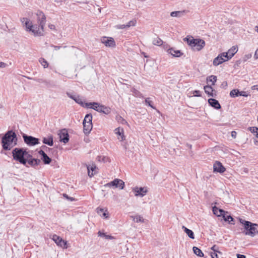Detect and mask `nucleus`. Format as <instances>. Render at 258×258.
<instances>
[{
	"label": "nucleus",
	"instance_id": "nucleus-1",
	"mask_svg": "<svg viewBox=\"0 0 258 258\" xmlns=\"http://www.w3.org/2000/svg\"><path fill=\"white\" fill-rule=\"evenodd\" d=\"M37 24L33 25L32 22L27 18L21 19V22L26 27V30L32 32L34 36L43 35L44 28L46 23V17L44 14L40 11L36 13Z\"/></svg>",
	"mask_w": 258,
	"mask_h": 258
},
{
	"label": "nucleus",
	"instance_id": "nucleus-2",
	"mask_svg": "<svg viewBox=\"0 0 258 258\" xmlns=\"http://www.w3.org/2000/svg\"><path fill=\"white\" fill-rule=\"evenodd\" d=\"M14 160L17 161H40V159L34 158L32 155L23 148H15L12 151Z\"/></svg>",
	"mask_w": 258,
	"mask_h": 258
},
{
	"label": "nucleus",
	"instance_id": "nucleus-3",
	"mask_svg": "<svg viewBox=\"0 0 258 258\" xmlns=\"http://www.w3.org/2000/svg\"><path fill=\"white\" fill-rule=\"evenodd\" d=\"M194 50L200 51L205 46V42L201 39H195L191 36H187L183 39Z\"/></svg>",
	"mask_w": 258,
	"mask_h": 258
},
{
	"label": "nucleus",
	"instance_id": "nucleus-4",
	"mask_svg": "<svg viewBox=\"0 0 258 258\" xmlns=\"http://www.w3.org/2000/svg\"><path fill=\"white\" fill-rule=\"evenodd\" d=\"M17 140V136L12 131H8L2 138L3 149L7 150H10L12 147V144L14 140Z\"/></svg>",
	"mask_w": 258,
	"mask_h": 258
},
{
	"label": "nucleus",
	"instance_id": "nucleus-5",
	"mask_svg": "<svg viewBox=\"0 0 258 258\" xmlns=\"http://www.w3.org/2000/svg\"><path fill=\"white\" fill-rule=\"evenodd\" d=\"M241 223L244 226V228L246 230L245 233V235H248L252 237L254 236L258 233V225L252 223L249 221L243 220H240Z\"/></svg>",
	"mask_w": 258,
	"mask_h": 258
},
{
	"label": "nucleus",
	"instance_id": "nucleus-6",
	"mask_svg": "<svg viewBox=\"0 0 258 258\" xmlns=\"http://www.w3.org/2000/svg\"><path fill=\"white\" fill-rule=\"evenodd\" d=\"M85 106L92 108L97 112L108 114L110 112V108L103 105H101L97 102H93L85 103Z\"/></svg>",
	"mask_w": 258,
	"mask_h": 258
},
{
	"label": "nucleus",
	"instance_id": "nucleus-7",
	"mask_svg": "<svg viewBox=\"0 0 258 258\" xmlns=\"http://www.w3.org/2000/svg\"><path fill=\"white\" fill-rule=\"evenodd\" d=\"M24 142L29 146H33L39 144V140L38 138L26 134L23 135Z\"/></svg>",
	"mask_w": 258,
	"mask_h": 258
},
{
	"label": "nucleus",
	"instance_id": "nucleus-8",
	"mask_svg": "<svg viewBox=\"0 0 258 258\" xmlns=\"http://www.w3.org/2000/svg\"><path fill=\"white\" fill-rule=\"evenodd\" d=\"M105 186L107 187L115 186L122 189L124 188V182L121 179L116 178L113 181L106 183Z\"/></svg>",
	"mask_w": 258,
	"mask_h": 258
},
{
	"label": "nucleus",
	"instance_id": "nucleus-9",
	"mask_svg": "<svg viewBox=\"0 0 258 258\" xmlns=\"http://www.w3.org/2000/svg\"><path fill=\"white\" fill-rule=\"evenodd\" d=\"M133 191L135 192L136 197H143L148 192V189L147 187L136 186L133 189Z\"/></svg>",
	"mask_w": 258,
	"mask_h": 258
},
{
	"label": "nucleus",
	"instance_id": "nucleus-10",
	"mask_svg": "<svg viewBox=\"0 0 258 258\" xmlns=\"http://www.w3.org/2000/svg\"><path fill=\"white\" fill-rule=\"evenodd\" d=\"M226 56H227V53H221L219 54L216 58H215L213 60V65L215 66H217L223 62L227 61L226 60Z\"/></svg>",
	"mask_w": 258,
	"mask_h": 258
},
{
	"label": "nucleus",
	"instance_id": "nucleus-11",
	"mask_svg": "<svg viewBox=\"0 0 258 258\" xmlns=\"http://www.w3.org/2000/svg\"><path fill=\"white\" fill-rule=\"evenodd\" d=\"M39 162H16L15 166L17 168L20 167L24 170L25 167H32L36 168L39 165Z\"/></svg>",
	"mask_w": 258,
	"mask_h": 258
},
{
	"label": "nucleus",
	"instance_id": "nucleus-12",
	"mask_svg": "<svg viewBox=\"0 0 258 258\" xmlns=\"http://www.w3.org/2000/svg\"><path fill=\"white\" fill-rule=\"evenodd\" d=\"M101 42L107 47H114L115 46V42L112 37H102Z\"/></svg>",
	"mask_w": 258,
	"mask_h": 258
},
{
	"label": "nucleus",
	"instance_id": "nucleus-13",
	"mask_svg": "<svg viewBox=\"0 0 258 258\" xmlns=\"http://www.w3.org/2000/svg\"><path fill=\"white\" fill-rule=\"evenodd\" d=\"M60 141L64 143H67L69 140V135L68 131L66 128L62 129L58 134Z\"/></svg>",
	"mask_w": 258,
	"mask_h": 258
},
{
	"label": "nucleus",
	"instance_id": "nucleus-14",
	"mask_svg": "<svg viewBox=\"0 0 258 258\" xmlns=\"http://www.w3.org/2000/svg\"><path fill=\"white\" fill-rule=\"evenodd\" d=\"M52 239L55 242V243L58 245L63 248H67V241L63 240L60 237L53 235L52 237Z\"/></svg>",
	"mask_w": 258,
	"mask_h": 258
},
{
	"label": "nucleus",
	"instance_id": "nucleus-15",
	"mask_svg": "<svg viewBox=\"0 0 258 258\" xmlns=\"http://www.w3.org/2000/svg\"><path fill=\"white\" fill-rule=\"evenodd\" d=\"M88 170V174L90 177H92L98 172V169L95 164L86 165Z\"/></svg>",
	"mask_w": 258,
	"mask_h": 258
},
{
	"label": "nucleus",
	"instance_id": "nucleus-16",
	"mask_svg": "<svg viewBox=\"0 0 258 258\" xmlns=\"http://www.w3.org/2000/svg\"><path fill=\"white\" fill-rule=\"evenodd\" d=\"M225 170V168L221 164V162H215L213 165V170L214 172L222 173Z\"/></svg>",
	"mask_w": 258,
	"mask_h": 258
},
{
	"label": "nucleus",
	"instance_id": "nucleus-17",
	"mask_svg": "<svg viewBox=\"0 0 258 258\" xmlns=\"http://www.w3.org/2000/svg\"><path fill=\"white\" fill-rule=\"evenodd\" d=\"M67 95L69 97L73 99L78 104L83 106H85V104H84L83 102L82 101V99H81L79 96L77 95L73 94L69 92L67 93Z\"/></svg>",
	"mask_w": 258,
	"mask_h": 258
},
{
	"label": "nucleus",
	"instance_id": "nucleus-18",
	"mask_svg": "<svg viewBox=\"0 0 258 258\" xmlns=\"http://www.w3.org/2000/svg\"><path fill=\"white\" fill-rule=\"evenodd\" d=\"M237 52V48L235 46H232L228 50L227 52H223V53H227V56H226V60H229Z\"/></svg>",
	"mask_w": 258,
	"mask_h": 258
},
{
	"label": "nucleus",
	"instance_id": "nucleus-19",
	"mask_svg": "<svg viewBox=\"0 0 258 258\" xmlns=\"http://www.w3.org/2000/svg\"><path fill=\"white\" fill-rule=\"evenodd\" d=\"M204 89L205 93L209 96L214 97L216 95V94L213 93L215 91V90L213 88L212 86L210 85V84L204 86Z\"/></svg>",
	"mask_w": 258,
	"mask_h": 258
},
{
	"label": "nucleus",
	"instance_id": "nucleus-20",
	"mask_svg": "<svg viewBox=\"0 0 258 258\" xmlns=\"http://www.w3.org/2000/svg\"><path fill=\"white\" fill-rule=\"evenodd\" d=\"M208 103L209 104L216 109L221 108V105L218 101L213 98H210L208 99Z\"/></svg>",
	"mask_w": 258,
	"mask_h": 258
},
{
	"label": "nucleus",
	"instance_id": "nucleus-21",
	"mask_svg": "<svg viewBox=\"0 0 258 258\" xmlns=\"http://www.w3.org/2000/svg\"><path fill=\"white\" fill-rule=\"evenodd\" d=\"M38 154L42 161H51V159L42 150H40Z\"/></svg>",
	"mask_w": 258,
	"mask_h": 258
},
{
	"label": "nucleus",
	"instance_id": "nucleus-22",
	"mask_svg": "<svg viewBox=\"0 0 258 258\" xmlns=\"http://www.w3.org/2000/svg\"><path fill=\"white\" fill-rule=\"evenodd\" d=\"M167 51L174 57H179L182 54L180 50H174L173 48L168 49Z\"/></svg>",
	"mask_w": 258,
	"mask_h": 258
},
{
	"label": "nucleus",
	"instance_id": "nucleus-23",
	"mask_svg": "<svg viewBox=\"0 0 258 258\" xmlns=\"http://www.w3.org/2000/svg\"><path fill=\"white\" fill-rule=\"evenodd\" d=\"M83 131L85 134H89L92 128V123L88 122H83Z\"/></svg>",
	"mask_w": 258,
	"mask_h": 258
},
{
	"label": "nucleus",
	"instance_id": "nucleus-24",
	"mask_svg": "<svg viewBox=\"0 0 258 258\" xmlns=\"http://www.w3.org/2000/svg\"><path fill=\"white\" fill-rule=\"evenodd\" d=\"M115 133L118 135L119 137H118V139L120 141L124 140V136L123 135V130L122 128L118 127L114 130Z\"/></svg>",
	"mask_w": 258,
	"mask_h": 258
},
{
	"label": "nucleus",
	"instance_id": "nucleus-25",
	"mask_svg": "<svg viewBox=\"0 0 258 258\" xmlns=\"http://www.w3.org/2000/svg\"><path fill=\"white\" fill-rule=\"evenodd\" d=\"M217 77L214 75H211L207 78V83L210 85L214 86L217 81Z\"/></svg>",
	"mask_w": 258,
	"mask_h": 258
},
{
	"label": "nucleus",
	"instance_id": "nucleus-26",
	"mask_svg": "<svg viewBox=\"0 0 258 258\" xmlns=\"http://www.w3.org/2000/svg\"><path fill=\"white\" fill-rule=\"evenodd\" d=\"M213 212L215 215L218 217L222 216V215L224 214V213H225V211L222 209H220L216 206L213 207Z\"/></svg>",
	"mask_w": 258,
	"mask_h": 258
},
{
	"label": "nucleus",
	"instance_id": "nucleus-27",
	"mask_svg": "<svg viewBox=\"0 0 258 258\" xmlns=\"http://www.w3.org/2000/svg\"><path fill=\"white\" fill-rule=\"evenodd\" d=\"M130 217L132 219V220L135 222H137V223H139V222L144 223V219L143 218V217L141 216V215H136L135 216L132 215L130 216Z\"/></svg>",
	"mask_w": 258,
	"mask_h": 258
},
{
	"label": "nucleus",
	"instance_id": "nucleus-28",
	"mask_svg": "<svg viewBox=\"0 0 258 258\" xmlns=\"http://www.w3.org/2000/svg\"><path fill=\"white\" fill-rule=\"evenodd\" d=\"M182 229H183L185 233L188 235V236L191 239H194V234L192 230L187 228L184 226H182Z\"/></svg>",
	"mask_w": 258,
	"mask_h": 258
},
{
	"label": "nucleus",
	"instance_id": "nucleus-29",
	"mask_svg": "<svg viewBox=\"0 0 258 258\" xmlns=\"http://www.w3.org/2000/svg\"><path fill=\"white\" fill-rule=\"evenodd\" d=\"M43 143L52 146L53 144V138L51 136L48 138H44L43 139Z\"/></svg>",
	"mask_w": 258,
	"mask_h": 258
},
{
	"label": "nucleus",
	"instance_id": "nucleus-30",
	"mask_svg": "<svg viewBox=\"0 0 258 258\" xmlns=\"http://www.w3.org/2000/svg\"><path fill=\"white\" fill-rule=\"evenodd\" d=\"M192 249H193V251H194V253L195 254H196L197 255L200 256V257L204 256L203 252L198 247H197L196 246H194L192 248Z\"/></svg>",
	"mask_w": 258,
	"mask_h": 258
},
{
	"label": "nucleus",
	"instance_id": "nucleus-31",
	"mask_svg": "<svg viewBox=\"0 0 258 258\" xmlns=\"http://www.w3.org/2000/svg\"><path fill=\"white\" fill-rule=\"evenodd\" d=\"M183 14L184 11H174L170 13V16L173 17H180Z\"/></svg>",
	"mask_w": 258,
	"mask_h": 258
},
{
	"label": "nucleus",
	"instance_id": "nucleus-32",
	"mask_svg": "<svg viewBox=\"0 0 258 258\" xmlns=\"http://www.w3.org/2000/svg\"><path fill=\"white\" fill-rule=\"evenodd\" d=\"M153 44L157 46H160L162 44V40L159 37H156L153 40Z\"/></svg>",
	"mask_w": 258,
	"mask_h": 258
},
{
	"label": "nucleus",
	"instance_id": "nucleus-33",
	"mask_svg": "<svg viewBox=\"0 0 258 258\" xmlns=\"http://www.w3.org/2000/svg\"><path fill=\"white\" fill-rule=\"evenodd\" d=\"M92 115L91 114H87L86 115L84 119L83 120V122H88L92 123Z\"/></svg>",
	"mask_w": 258,
	"mask_h": 258
},
{
	"label": "nucleus",
	"instance_id": "nucleus-34",
	"mask_svg": "<svg viewBox=\"0 0 258 258\" xmlns=\"http://www.w3.org/2000/svg\"><path fill=\"white\" fill-rule=\"evenodd\" d=\"M239 91L238 89H233L230 92V96L231 97L239 96Z\"/></svg>",
	"mask_w": 258,
	"mask_h": 258
},
{
	"label": "nucleus",
	"instance_id": "nucleus-35",
	"mask_svg": "<svg viewBox=\"0 0 258 258\" xmlns=\"http://www.w3.org/2000/svg\"><path fill=\"white\" fill-rule=\"evenodd\" d=\"M98 236L102 237H104L105 239H113L114 237L111 235H107L105 233L99 231Z\"/></svg>",
	"mask_w": 258,
	"mask_h": 258
},
{
	"label": "nucleus",
	"instance_id": "nucleus-36",
	"mask_svg": "<svg viewBox=\"0 0 258 258\" xmlns=\"http://www.w3.org/2000/svg\"><path fill=\"white\" fill-rule=\"evenodd\" d=\"M222 216L223 217L224 220L225 221H228L229 222V223L231 222V221H232L233 220V218L230 215H227L226 214V212L224 213V214H223V215H222Z\"/></svg>",
	"mask_w": 258,
	"mask_h": 258
},
{
	"label": "nucleus",
	"instance_id": "nucleus-37",
	"mask_svg": "<svg viewBox=\"0 0 258 258\" xmlns=\"http://www.w3.org/2000/svg\"><path fill=\"white\" fill-rule=\"evenodd\" d=\"M39 61L40 63L42 64V66H43L44 68H46L48 67V63L44 58H40Z\"/></svg>",
	"mask_w": 258,
	"mask_h": 258
},
{
	"label": "nucleus",
	"instance_id": "nucleus-38",
	"mask_svg": "<svg viewBox=\"0 0 258 258\" xmlns=\"http://www.w3.org/2000/svg\"><path fill=\"white\" fill-rule=\"evenodd\" d=\"M98 161H107L108 160V158L104 156H98Z\"/></svg>",
	"mask_w": 258,
	"mask_h": 258
},
{
	"label": "nucleus",
	"instance_id": "nucleus-39",
	"mask_svg": "<svg viewBox=\"0 0 258 258\" xmlns=\"http://www.w3.org/2000/svg\"><path fill=\"white\" fill-rule=\"evenodd\" d=\"M136 24V20H131L130 22H128L126 24V26L127 27V28L130 27L131 26H135Z\"/></svg>",
	"mask_w": 258,
	"mask_h": 258
},
{
	"label": "nucleus",
	"instance_id": "nucleus-40",
	"mask_svg": "<svg viewBox=\"0 0 258 258\" xmlns=\"http://www.w3.org/2000/svg\"><path fill=\"white\" fill-rule=\"evenodd\" d=\"M116 119L118 122H121L122 124L126 122V121L120 115L116 116Z\"/></svg>",
	"mask_w": 258,
	"mask_h": 258
},
{
	"label": "nucleus",
	"instance_id": "nucleus-41",
	"mask_svg": "<svg viewBox=\"0 0 258 258\" xmlns=\"http://www.w3.org/2000/svg\"><path fill=\"white\" fill-rule=\"evenodd\" d=\"M248 130L250 131L252 133L256 134V133L258 132V127L252 126V127H248Z\"/></svg>",
	"mask_w": 258,
	"mask_h": 258
},
{
	"label": "nucleus",
	"instance_id": "nucleus-42",
	"mask_svg": "<svg viewBox=\"0 0 258 258\" xmlns=\"http://www.w3.org/2000/svg\"><path fill=\"white\" fill-rule=\"evenodd\" d=\"M145 103H146V104H148L149 106H150L152 108H154L153 107V106H152V102L151 101L149 100V98H146L145 99Z\"/></svg>",
	"mask_w": 258,
	"mask_h": 258
},
{
	"label": "nucleus",
	"instance_id": "nucleus-43",
	"mask_svg": "<svg viewBox=\"0 0 258 258\" xmlns=\"http://www.w3.org/2000/svg\"><path fill=\"white\" fill-rule=\"evenodd\" d=\"M251 56H252L251 54H247L245 55L243 57V61H247V60L250 58L251 57Z\"/></svg>",
	"mask_w": 258,
	"mask_h": 258
},
{
	"label": "nucleus",
	"instance_id": "nucleus-44",
	"mask_svg": "<svg viewBox=\"0 0 258 258\" xmlns=\"http://www.w3.org/2000/svg\"><path fill=\"white\" fill-rule=\"evenodd\" d=\"M211 249L213 251V252H218V253H220L219 251H218V247L216 245H214L212 248Z\"/></svg>",
	"mask_w": 258,
	"mask_h": 258
},
{
	"label": "nucleus",
	"instance_id": "nucleus-45",
	"mask_svg": "<svg viewBox=\"0 0 258 258\" xmlns=\"http://www.w3.org/2000/svg\"><path fill=\"white\" fill-rule=\"evenodd\" d=\"M217 253H218V252H211V256L212 258H219Z\"/></svg>",
	"mask_w": 258,
	"mask_h": 258
},
{
	"label": "nucleus",
	"instance_id": "nucleus-46",
	"mask_svg": "<svg viewBox=\"0 0 258 258\" xmlns=\"http://www.w3.org/2000/svg\"><path fill=\"white\" fill-rule=\"evenodd\" d=\"M63 197H64L65 198H66L67 199L71 201H74V199L72 197H69L67 194H63Z\"/></svg>",
	"mask_w": 258,
	"mask_h": 258
},
{
	"label": "nucleus",
	"instance_id": "nucleus-47",
	"mask_svg": "<svg viewBox=\"0 0 258 258\" xmlns=\"http://www.w3.org/2000/svg\"><path fill=\"white\" fill-rule=\"evenodd\" d=\"M239 96L247 97L248 96V94L246 93V92H245V91H241V92H240L239 91Z\"/></svg>",
	"mask_w": 258,
	"mask_h": 258
},
{
	"label": "nucleus",
	"instance_id": "nucleus-48",
	"mask_svg": "<svg viewBox=\"0 0 258 258\" xmlns=\"http://www.w3.org/2000/svg\"><path fill=\"white\" fill-rule=\"evenodd\" d=\"M194 95L195 96H201L200 91H198V90L195 91L194 92Z\"/></svg>",
	"mask_w": 258,
	"mask_h": 258
},
{
	"label": "nucleus",
	"instance_id": "nucleus-49",
	"mask_svg": "<svg viewBox=\"0 0 258 258\" xmlns=\"http://www.w3.org/2000/svg\"><path fill=\"white\" fill-rule=\"evenodd\" d=\"M117 28L119 29L128 28L126 26V25L125 24L118 25Z\"/></svg>",
	"mask_w": 258,
	"mask_h": 258
},
{
	"label": "nucleus",
	"instance_id": "nucleus-50",
	"mask_svg": "<svg viewBox=\"0 0 258 258\" xmlns=\"http://www.w3.org/2000/svg\"><path fill=\"white\" fill-rule=\"evenodd\" d=\"M102 217H103L105 218H106L108 217V213L107 210H106L102 214Z\"/></svg>",
	"mask_w": 258,
	"mask_h": 258
},
{
	"label": "nucleus",
	"instance_id": "nucleus-51",
	"mask_svg": "<svg viewBox=\"0 0 258 258\" xmlns=\"http://www.w3.org/2000/svg\"><path fill=\"white\" fill-rule=\"evenodd\" d=\"M48 27L51 30H55V25H54L53 24H49Z\"/></svg>",
	"mask_w": 258,
	"mask_h": 258
},
{
	"label": "nucleus",
	"instance_id": "nucleus-52",
	"mask_svg": "<svg viewBox=\"0 0 258 258\" xmlns=\"http://www.w3.org/2000/svg\"><path fill=\"white\" fill-rule=\"evenodd\" d=\"M104 212V211L103 209H102V208H100V209L97 208V212L99 214H100L101 213H102V212L103 213Z\"/></svg>",
	"mask_w": 258,
	"mask_h": 258
},
{
	"label": "nucleus",
	"instance_id": "nucleus-53",
	"mask_svg": "<svg viewBox=\"0 0 258 258\" xmlns=\"http://www.w3.org/2000/svg\"><path fill=\"white\" fill-rule=\"evenodd\" d=\"M236 256L237 258H246V256L243 254H237Z\"/></svg>",
	"mask_w": 258,
	"mask_h": 258
},
{
	"label": "nucleus",
	"instance_id": "nucleus-54",
	"mask_svg": "<svg viewBox=\"0 0 258 258\" xmlns=\"http://www.w3.org/2000/svg\"><path fill=\"white\" fill-rule=\"evenodd\" d=\"M7 64L3 62H0V68H5Z\"/></svg>",
	"mask_w": 258,
	"mask_h": 258
},
{
	"label": "nucleus",
	"instance_id": "nucleus-55",
	"mask_svg": "<svg viewBox=\"0 0 258 258\" xmlns=\"http://www.w3.org/2000/svg\"><path fill=\"white\" fill-rule=\"evenodd\" d=\"M254 57L255 59H258V49L256 50Z\"/></svg>",
	"mask_w": 258,
	"mask_h": 258
},
{
	"label": "nucleus",
	"instance_id": "nucleus-56",
	"mask_svg": "<svg viewBox=\"0 0 258 258\" xmlns=\"http://www.w3.org/2000/svg\"><path fill=\"white\" fill-rule=\"evenodd\" d=\"M251 89L258 90V85H253L251 87Z\"/></svg>",
	"mask_w": 258,
	"mask_h": 258
},
{
	"label": "nucleus",
	"instance_id": "nucleus-57",
	"mask_svg": "<svg viewBox=\"0 0 258 258\" xmlns=\"http://www.w3.org/2000/svg\"><path fill=\"white\" fill-rule=\"evenodd\" d=\"M52 47L54 48L55 50H57L60 49V46L52 45Z\"/></svg>",
	"mask_w": 258,
	"mask_h": 258
},
{
	"label": "nucleus",
	"instance_id": "nucleus-58",
	"mask_svg": "<svg viewBox=\"0 0 258 258\" xmlns=\"http://www.w3.org/2000/svg\"><path fill=\"white\" fill-rule=\"evenodd\" d=\"M234 134H235V135L236 134V132H234V131L232 132V133H231V135H232V137H235V136L234 135Z\"/></svg>",
	"mask_w": 258,
	"mask_h": 258
},
{
	"label": "nucleus",
	"instance_id": "nucleus-59",
	"mask_svg": "<svg viewBox=\"0 0 258 258\" xmlns=\"http://www.w3.org/2000/svg\"><path fill=\"white\" fill-rule=\"evenodd\" d=\"M255 31L258 33V25L255 27Z\"/></svg>",
	"mask_w": 258,
	"mask_h": 258
},
{
	"label": "nucleus",
	"instance_id": "nucleus-60",
	"mask_svg": "<svg viewBox=\"0 0 258 258\" xmlns=\"http://www.w3.org/2000/svg\"><path fill=\"white\" fill-rule=\"evenodd\" d=\"M41 148L43 149H49L48 148H47V147H46L45 146L43 145L41 147Z\"/></svg>",
	"mask_w": 258,
	"mask_h": 258
},
{
	"label": "nucleus",
	"instance_id": "nucleus-61",
	"mask_svg": "<svg viewBox=\"0 0 258 258\" xmlns=\"http://www.w3.org/2000/svg\"><path fill=\"white\" fill-rule=\"evenodd\" d=\"M187 146L189 149L191 148V145L187 144Z\"/></svg>",
	"mask_w": 258,
	"mask_h": 258
},
{
	"label": "nucleus",
	"instance_id": "nucleus-62",
	"mask_svg": "<svg viewBox=\"0 0 258 258\" xmlns=\"http://www.w3.org/2000/svg\"><path fill=\"white\" fill-rule=\"evenodd\" d=\"M44 164H49V163H50V162H44Z\"/></svg>",
	"mask_w": 258,
	"mask_h": 258
},
{
	"label": "nucleus",
	"instance_id": "nucleus-63",
	"mask_svg": "<svg viewBox=\"0 0 258 258\" xmlns=\"http://www.w3.org/2000/svg\"><path fill=\"white\" fill-rule=\"evenodd\" d=\"M256 143H257V145H258V141H256Z\"/></svg>",
	"mask_w": 258,
	"mask_h": 258
}]
</instances>
